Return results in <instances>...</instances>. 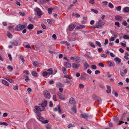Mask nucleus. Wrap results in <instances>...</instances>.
Returning a JSON list of instances; mask_svg holds the SVG:
<instances>
[{
    "label": "nucleus",
    "mask_w": 129,
    "mask_h": 129,
    "mask_svg": "<svg viewBox=\"0 0 129 129\" xmlns=\"http://www.w3.org/2000/svg\"><path fill=\"white\" fill-rule=\"evenodd\" d=\"M34 10L35 11L37 12L38 16H40L42 15L41 11L39 8L36 7L34 9Z\"/></svg>",
    "instance_id": "nucleus-5"
},
{
    "label": "nucleus",
    "mask_w": 129,
    "mask_h": 129,
    "mask_svg": "<svg viewBox=\"0 0 129 129\" xmlns=\"http://www.w3.org/2000/svg\"><path fill=\"white\" fill-rule=\"evenodd\" d=\"M89 44L91 46L93 47L94 48L95 47V45L92 42H90L89 43Z\"/></svg>",
    "instance_id": "nucleus-55"
},
{
    "label": "nucleus",
    "mask_w": 129,
    "mask_h": 129,
    "mask_svg": "<svg viewBox=\"0 0 129 129\" xmlns=\"http://www.w3.org/2000/svg\"><path fill=\"white\" fill-rule=\"evenodd\" d=\"M64 77L67 78H69L70 79H72L73 78L72 77L70 76L69 75H66L64 76Z\"/></svg>",
    "instance_id": "nucleus-30"
},
{
    "label": "nucleus",
    "mask_w": 129,
    "mask_h": 129,
    "mask_svg": "<svg viewBox=\"0 0 129 129\" xmlns=\"http://www.w3.org/2000/svg\"><path fill=\"white\" fill-rule=\"evenodd\" d=\"M88 76V75L85 72L82 73L81 75L80 78L83 80H85L86 79V77Z\"/></svg>",
    "instance_id": "nucleus-7"
},
{
    "label": "nucleus",
    "mask_w": 129,
    "mask_h": 129,
    "mask_svg": "<svg viewBox=\"0 0 129 129\" xmlns=\"http://www.w3.org/2000/svg\"><path fill=\"white\" fill-rule=\"evenodd\" d=\"M97 101L98 102L99 104L101 103L102 102V100L99 97L97 100Z\"/></svg>",
    "instance_id": "nucleus-51"
},
{
    "label": "nucleus",
    "mask_w": 129,
    "mask_h": 129,
    "mask_svg": "<svg viewBox=\"0 0 129 129\" xmlns=\"http://www.w3.org/2000/svg\"><path fill=\"white\" fill-rule=\"evenodd\" d=\"M96 43L99 47H101L102 46V45L101 43L99 41H96Z\"/></svg>",
    "instance_id": "nucleus-40"
},
{
    "label": "nucleus",
    "mask_w": 129,
    "mask_h": 129,
    "mask_svg": "<svg viewBox=\"0 0 129 129\" xmlns=\"http://www.w3.org/2000/svg\"><path fill=\"white\" fill-rule=\"evenodd\" d=\"M64 66L66 68H70L71 67V64L68 62H66L64 63Z\"/></svg>",
    "instance_id": "nucleus-13"
},
{
    "label": "nucleus",
    "mask_w": 129,
    "mask_h": 129,
    "mask_svg": "<svg viewBox=\"0 0 129 129\" xmlns=\"http://www.w3.org/2000/svg\"><path fill=\"white\" fill-rule=\"evenodd\" d=\"M71 110L73 112L76 113V106L75 105H74L73 107L71 108Z\"/></svg>",
    "instance_id": "nucleus-14"
},
{
    "label": "nucleus",
    "mask_w": 129,
    "mask_h": 129,
    "mask_svg": "<svg viewBox=\"0 0 129 129\" xmlns=\"http://www.w3.org/2000/svg\"><path fill=\"white\" fill-rule=\"evenodd\" d=\"M56 86L57 87H63L64 86V85H63L61 83L58 82L56 83Z\"/></svg>",
    "instance_id": "nucleus-23"
},
{
    "label": "nucleus",
    "mask_w": 129,
    "mask_h": 129,
    "mask_svg": "<svg viewBox=\"0 0 129 129\" xmlns=\"http://www.w3.org/2000/svg\"><path fill=\"white\" fill-rule=\"evenodd\" d=\"M64 82L65 83H68L69 84H70L71 85L72 84L71 83V82L70 81H69L67 79H66L65 80V81Z\"/></svg>",
    "instance_id": "nucleus-56"
},
{
    "label": "nucleus",
    "mask_w": 129,
    "mask_h": 129,
    "mask_svg": "<svg viewBox=\"0 0 129 129\" xmlns=\"http://www.w3.org/2000/svg\"><path fill=\"white\" fill-rule=\"evenodd\" d=\"M4 125L7 126L8 125V124L6 122H0V125Z\"/></svg>",
    "instance_id": "nucleus-36"
},
{
    "label": "nucleus",
    "mask_w": 129,
    "mask_h": 129,
    "mask_svg": "<svg viewBox=\"0 0 129 129\" xmlns=\"http://www.w3.org/2000/svg\"><path fill=\"white\" fill-rule=\"evenodd\" d=\"M7 69L9 70L10 72L12 71L13 70V68L12 67L9 66L7 67Z\"/></svg>",
    "instance_id": "nucleus-38"
},
{
    "label": "nucleus",
    "mask_w": 129,
    "mask_h": 129,
    "mask_svg": "<svg viewBox=\"0 0 129 129\" xmlns=\"http://www.w3.org/2000/svg\"><path fill=\"white\" fill-rule=\"evenodd\" d=\"M49 121L47 119L45 120L44 121L43 120L42 121V123L43 124H45L48 123Z\"/></svg>",
    "instance_id": "nucleus-43"
},
{
    "label": "nucleus",
    "mask_w": 129,
    "mask_h": 129,
    "mask_svg": "<svg viewBox=\"0 0 129 129\" xmlns=\"http://www.w3.org/2000/svg\"><path fill=\"white\" fill-rule=\"evenodd\" d=\"M42 74L44 76H47L48 73V72L46 71H44L42 73Z\"/></svg>",
    "instance_id": "nucleus-33"
},
{
    "label": "nucleus",
    "mask_w": 129,
    "mask_h": 129,
    "mask_svg": "<svg viewBox=\"0 0 129 129\" xmlns=\"http://www.w3.org/2000/svg\"><path fill=\"white\" fill-rule=\"evenodd\" d=\"M24 76L26 78L25 79V81L26 82H27L29 80V79L28 77L27 76L24 75Z\"/></svg>",
    "instance_id": "nucleus-45"
},
{
    "label": "nucleus",
    "mask_w": 129,
    "mask_h": 129,
    "mask_svg": "<svg viewBox=\"0 0 129 129\" xmlns=\"http://www.w3.org/2000/svg\"><path fill=\"white\" fill-rule=\"evenodd\" d=\"M91 68L92 69L95 70L96 69V67L95 65H93L91 66Z\"/></svg>",
    "instance_id": "nucleus-50"
},
{
    "label": "nucleus",
    "mask_w": 129,
    "mask_h": 129,
    "mask_svg": "<svg viewBox=\"0 0 129 129\" xmlns=\"http://www.w3.org/2000/svg\"><path fill=\"white\" fill-rule=\"evenodd\" d=\"M122 24L125 26H126L127 25V23L125 20H124L122 23Z\"/></svg>",
    "instance_id": "nucleus-49"
},
{
    "label": "nucleus",
    "mask_w": 129,
    "mask_h": 129,
    "mask_svg": "<svg viewBox=\"0 0 129 129\" xmlns=\"http://www.w3.org/2000/svg\"><path fill=\"white\" fill-rule=\"evenodd\" d=\"M69 103L73 105H75L76 103V101L75 99L71 97L70 98L69 100Z\"/></svg>",
    "instance_id": "nucleus-9"
},
{
    "label": "nucleus",
    "mask_w": 129,
    "mask_h": 129,
    "mask_svg": "<svg viewBox=\"0 0 129 129\" xmlns=\"http://www.w3.org/2000/svg\"><path fill=\"white\" fill-rule=\"evenodd\" d=\"M47 101L46 100H44L42 102L41 105L45 107L47 106Z\"/></svg>",
    "instance_id": "nucleus-17"
},
{
    "label": "nucleus",
    "mask_w": 129,
    "mask_h": 129,
    "mask_svg": "<svg viewBox=\"0 0 129 129\" xmlns=\"http://www.w3.org/2000/svg\"><path fill=\"white\" fill-rule=\"evenodd\" d=\"M124 12H128L129 11V7H125L123 9Z\"/></svg>",
    "instance_id": "nucleus-28"
},
{
    "label": "nucleus",
    "mask_w": 129,
    "mask_h": 129,
    "mask_svg": "<svg viewBox=\"0 0 129 129\" xmlns=\"http://www.w3.org/2000/svg\"><path fill=\"white\" fill-rule=\"evenodd\" d=\"M31 73L32 75L34 77H37L38 76V74L36 71H33Z\"/></svg>",
    "instance_id": "nucleus-24"
},
{
    "label": "nucleus",
    "mask_w": 129,
    "mask_h": 129,
    "mask_svg": "<svg viewBox=\"0 0 129 129\" xmlns=\"http://www.w3.org/2000/svg\"><path fill=\"white\" fill-rule=\"evenodd\" d=\"M19 14L22 16H24L25 15V13L23 12H20Z\"/></svg>",
    "instance_id": "nucleus-59"
},
{
    "label": "nucleus",
    "mask_w": 129,
    "mask_h": 129,
    "mask_svg": "<svg viewBox=\"0 0 129 129\" xmlns=\"http://www.w3.org/2000/svg\"><path fill=\"white\" fill-rule=\"evenodd\" d=\"M45 3L46 1L45 0H39L38 1V3L40 5H43Z\"/></svg>",
    "instance_id": "nucleus-20"
},
{
    "label": "nucleus",
    "mask_w": 129,
    "mask_h": 129,
    "mask_svg": "<svg viewBox=\"0 0 129 129\" xmlns=\"http://www.w3.org/2000/svg\"><path fill=\"white\" fill-rule=\"evenodd\" d=\"M8 37L10 38H11L12 37V35L9 33H8L7 35Z\"/></svg>",
    "instance_id": "nucleus-54"
},
{
    "label": "nucleus",
    "mask_w": 129,
    "mask_h": 129,
    "mask_svg": "<svg viewBox=\"0 0 129 129\" xmlns=\"http://www.w3.org/2000/svg\"><path fill=\"white\" fill-rule=\"evenodd\" d=\"M58 95L59 96V98L61 100H65V98L64 97H63L62 95L61 94V93H58Z\"/></svg>",
    "instance_id": "nucleus-25"
},
{
    "label": "nucleus",
    "mask_w": 129,
    "mask_h": 129,
    "mask_svg": "<svg viewBox=\"0 0 129 129\" xmlns=\"http://www.w3.org/2000/svg\"><path fill=\"white\" fill-rule=\"evenodd\" d=\"M115 19L117 20H120L121 21L122 20V18L119 16H116L115 17Z\"/></svg>",
    "instance_id": "nucleus-19"
},
{
    "label": "nucleus",
    "mask_w": 129,
    "mask_h": 129,
    "mask_svg": "<svg viewBox=\"0 0 129 129\" xmlns=\"http://www.w3.org/2000/svg\"><path fill=\"white\" fill-rule=\"evenodd\" d=\"M105 24V22L102 21L101 19H99L98 21L96 23V28H99L103 25Z\"/></svg>",
    "instance_id": "nucleus-3"
},
{
    "label": "nucleus",
    "mask_w": 129,
    "mask_h": 129,
    "mask_svg": "<svg viewBox=\"0 0 129 129\" xmlns=\"http://www.w3.org/2000/svg\"><path fill=\"white\" fill-rule=\"evenodd\" d=\"M33 64L35 67H38L39 66V63L37 61H35L33 62Z\"/></svg>",
    "instance_id": "nucleus-27"
},
{
    "label": "nucleus",
    "mask_w": 129,
    "mask_h": 129,
    "mask_svg": "<svg viewBox=\"0 0 129 129\" xmlns=\"http://www.w3.org/2000/svg\"><path fill=\"white\" fill-rule=\"evenodd\" d=\"M87 72L89 74H90L92 73V71L90 69H88L87 70Z\"/></svg>",
    "instance_id": "nucleus-62"
},
{
    "label": "nucleus",
    "mask_w": 129,
    "mask_h": 129,
    "mask_svg": "<svg viewBox=\"0 0 129 129\" xmlns=\"http://www.w3.org/2000/svg\"><path fill=\"white\" fill-rule=\"evenodd\" d=\"M33 27V25L32 24H29L27 26V28L29 29H32Z\"/></svg>",
    "instance_id": "nucleus-31"
},
{
    "label": "nucleus",
    "mask_w": 129,
    "mask_h": 129,
    "mask_svg": "<svg viewBox=\"0 0 129 129\" xmlns=\"http://www.w3.org/2000/svg\"><path fill=\"white\" fill-rule=\"evenodd\" d=\"M115 24L118 27H120V24L119 22H116L115 23Z\"/></svg>",
    "instance_id": "nucleus-53"
},
{
    "label": "nucleus",
    "mask_w": 129,
    "mask_h": 129,
    "mask_svg": "<svg viewBox=\"0 0 129 129\" xmlns=\"http://www.w3.org/2000/svg\"><path fill=\"white\" fill-rule=\"evenodd\" d=\"M93 99L94 100H96L98 99L99 97L98 96H96L95 95H94L92 96Z\"/></svg>",
    "instance_id": "nucleus-39"
},
{
    "label": "nucleus",
    "mask_w": 129,
    "mask_h": 129,
    "mask_svg": "<svg viewBox=\"0 0 129 129\" xmlns=\"http://www.w3.org/2000/svg\"><path fill=\"white\" fill-rule=\"evenodd\" d=\"M76 26L75 25L72 24L69 25V29L70 30H72Z\"/></svg>",
    "instance_id": "nucleus-15"
},
{
    "label": "nucleus",
    "mask_w": 129,
    "mask_h": 129,
    "mask_svg": "<svg viewBox=\"0 0 129 129\" xmlns=\"http://www.w3.org/2000/svg\"><path fill=\"white\" fill-rule=\"evenodd\" d=\"M109 66H113V67L115 66V65H114V62H112L110 61H109Z\"/></svg>",
    "instance_id": "nucleus-42"
},
{
    "label": "nucleus",
    "mask_w": 129,
    "mask_h": 129,
    "mask_svg": "<svg viewBox=\"0 0 129 129\" xmlns=\"http://www.w3.org/2000/svg\"><path fill=\"white\" fill-rule=\"evenodd\" d=\"M45 107L41 104L39 105V106H36L35 107L34 112L36 113H37L39 111H44L45 110Z\"/></svg>",
    "instance_id": "nucleus-1"
},
{
    "label": "nucleus",
    "mask_w": 129,
    "mask_h": 129,
    "mask_svg": "<svg viewBox=\"0 0 129 129\" xmlns=\"http://www.w3.org/2000/svg\"><path fill=\"white\" fill-rule=\"evenodd\" d=\"M91 10L93 12L97 14L98 13V11L97 10H94V9H91Z\"/></svg>",
    "instance_id": "nucleus-48"
},
{
    "label": "nucleus",
    "mask_w": 129,
    "mask_h": 129,
    "mask_svg": "<svg viewBox=\"0 0 129 129\" xmlns=\"http://www.w3.org/2000/svg\"><path fill=\"white\" fill-rule=\"evenodd\" d=\"M43 95L45 98L47 99L50 98L51 95L50 93L47 91H45L43 92Z\"/></svg>",
    "instance_id": "nucleus-4"
},
{
    "label": "nucleus",
    "mask_w": 129,
    "mask_h": 129,
    "mask_svg": "<svg viewBox=\"0 0 129 129\" xmlns=\"http://www.w3.org/2000/svg\"><path fill=\"white\" fill-rule=\"evenodd\" d=\"M109 6L110 8H114L113 5L111 3H109Z\"/></svg>",
    "instance_id": "nucleus-47"
},
{
    "label": "nucleus",
    "mask_w": 129,
    "mask_h": 129,
    "mask_svg": "<svg viewBox=\"0 0 129 129\" xmlns=\"http://www.w3.org/2000/svg\"><path fill=\"white\" fill-rule=\"evenodd\" d=\"M123 38L125 40L129 39V37L126 35H124L123 36Z\"/></svg>",
    "instance_id": "nucleus-37"
},
{
    "label": "nucleus",
    "mask_w": 129,
    "mask_h": 129,
    "mask_svg": "<svg viewBox=\"0 0 129 129\" xmlns=\"http://www.w3.org/2000/svg\"><path fill=\"white\" fill-rule=\"evenodd\" d=\"M115 38L113 37H111V38L110 39L109 41H113L115 40Z\"/></svg>",
    "instance_id": "nucleus-60"
},
{
    "label": "nucleus",
    "mask_w": 129,
    "mask_h": 129,
    "mask_svg": "<svg viewBox=\"0 0 129 129\" xmlns=\"http://www.w3.org/2000/svg\"><path fill=\"white\" fill-rule=\"evenodd\" d=\"M26 27V25L25 24H19L16 26L15 29L17 31H19L25 28Z\"/></svg>",
    "instance_id": "nucleus-2"
},
{
    "label": "nucleus",
    "mask_w": 129,
    "mask_h": 129,
    "mask_svg": "<svg viewBox=\"0 0 129 129\" xmlns=\"http://www.w3.org/2000/svg\"><path fill=\"white\" fill-rule=\"evenodd\" d=\"M121 6H119L117 7L116 8V9L117 11H119L121 9Z\"/></svg>",
    "instance_id": "nucleus-46"
},
{
    "label": "nucleus",
    "mask_w": 129,
    "mask_h": 129,
    "mask_svg": "<svg viewBox=\"0 0 129 129\" xmlns=\"http://www.w3.org/2000/svg\"><path fill=\"white\" fill-rule=\"evenodd\" d=\"M80 117L84 118L86 119L91 117L90 116L88 115L86 113H82L80 115Z\"/></svg>",
    "instance_id": "nucleus-6"
},
{
    "label": "nucleus",
    "mask_w": 129,
    "mask_h": 129,
    "mask_svg": "<svg viewBox=\"0 0 129 129\" xmlns=\"http://www.w3.org/2000/svg\"><path fill=\"white\" fill-rule=\"evenodd\" d=\"M54 110L55 111H58L59 113H60L61 112V110L60 106L59 105H58L57 107H55L54 108Z\"/></svg>",
    "instance_id": "nucleus-12"
},
{
    "label": "nucleus",
    "mask_w": 129,
    "mask_h": 129,
    "mask_svg": "<svg viewBox=\"0 0 129 129\" xmlns=\"http://www.w3.org/2000/svg\"><path fill=\"white\" fill-rule=\"evenodd\" d=\"M79 86L81 89L83 88L84 87V85L83 84L81 83H80L79 84Z\"/></svg>",
    "instance_id": "nucleus-44"
},
{
    "label": "nucleus",
    "mask_w": 129,
    "mask_h": 129,
    "mask_svg": "<svg viewBox=\"0 0 129 129\" xmlns=\"http://www.w3.org/2000/svg\"><path fill=\"white\" fill-rule=\"evenodd\" d=\"M47 71L48 72H49L48 73V74L49 75H50L51 74H52L53 70H52V69L50 68V69H48L47 70Z\"/></svg>",
    "instance_id": "nucleus-29"
},
{
    "label": "nucleus",
    "mask_w": 129,
    "mask_h": 129,
    "mask_svg": "<svg viewBox=\"0 0 129 129\" xmlns=\"http://www.w3.org/2000/svg\"><path fill=\"white\" fill-rule=\"evenodd\" d=\"M85 26L84 25H80L78 26H77L76 28V29H80L82 28H85Z\"/></svg>",
    "instance_id": "nucleus-21"
},
{
    "label": "nucleus",
    "mask_w": 129,
    "mask_h": 129,
    "mask_svg": "<svg viewBox=\"0 0 129 129\" xmlns=\"http://www.w3.org/2000/svg\"><path fill=\"white\" fill-rule=\"evenodd\" d=\"M62 71L64 74H66L67 73V70L64 67H63L62 68Z\"/></svg>",
    "instance_id": "nucleus-35"
},
{
    "label": "nucleus",
    "mask_w": 129,
    "mask_h": 129,
    "mask_svg": "<svg viewBox=\"0 0 129 129\" xmlns=\"http://www.w3.org/2000/svg\"><path fill=\"white\" fill-rule=\"evenodd\" d=\"M75 39L74 38H69V41H73L75 40Z\"/></svg>",
    "instance_id": "nucleus-41"
},
{
    "label": "nucleus",
    "mask_w": 129,
    "mask_h": 129,
    "mask_svg": "<svg viewBox=\"0 0 129 129\" xmlns=\"http://www.w3.org/2000/svg\"><path fill=\"white\" fill-rule=\"evenodd\" d=\"M108 2L107 1H103L102 2V4L103 5H107Z\"/></svg>",
    "instance_id": "nucleus-58"
},
{
    "label": "nucleus",
    "mask_w": 129,
    "mask_h": 129,
    "mask_svg": "<svg viewBox=\"0 0 129 129\" xmlns=\"http://www.w3.org/2000/svg\"><path fill=\"white\" fill-rule=\"evenodd\" d=\"M84 66L85 70L89 66L88 64L86 62L84 63Z\"/></svg>",
    "instance_id": "nucleus-26"
},
{
    "label": "nucleus",
    "mask_w": 129,
    "mask_h": 129,
    "mask_svg": "<svg viewBox=\"0 0 129 129\" xmlns=\"http://www.w3.org/2000/svg\"><path fill=\"white\" fill-rule=\"evenodd\" d=\"M114 60L116 62L117 64H120L121 61V59L118 57H116L114 59Z\"/></svg>",
    "instance_id": "nucleus-11"
},
{
    "label": "nucleus",
    "mask_w": 129,
    "mask_h": 129,
    "mask_svg": "<svg viewBox=\"0 0 129 129\" xmlns=\"http://www.w3.org/2000/svg\"><path fill=\"white\" fill-rule=\"evenodd\" d=\"M75 60L76 61V62L77 63L80 62V57L77 56L75 57Z\"/></svg>",
    "instance_id": "nucleus-18"
},
{
    "label": "nucleus",
    "mask_w": 129,
    "mask_h": 129,
    "mask_svg": "<svg viewBox=\"0 0 129 129\" xmlns=\"http://www.w3.org/2000/svg\"><path fill=\"white\" fill-rule=\"evenodd\" d=\"M13 88L14 90H18V86H14L13 87Z\"/></svg>",
    "instance_id": "nucleus-63"
},
{
    "label": "nucleus",
    "mask_w": 129,
    "mask_h": 129,
    "mask_svg": "<svg viewBox=\"0 0 129 129\" xmlns=\"http://www.w3.org/2000/svg\"><path fill=\"white\" fill-rule=\"evenodd\" d=\"M2 82L3 84H4L6 86H8L9 85L8 82L7 81L4 80L3 79L2 80Z\"/></svg>",
    "instance_id": "nucleus-22"
},
{
    "label": "nucleus",
    "mask_w": 129,
    "mask_h": 129,
    "mask_svg": "<svg viewBox=\"0 0 129 129\" xmlns=\"http://www.w3.org/2000/svg\"><path fill=\"white\" fill-rule=\"evenodd\" d=\"M52 38L54 40H56V36L55 34H54L52 36Z\"/></svg>",
    "instance_id": "nucleus-64"
},
{
    "label": "nucleus",
    "mask_w": 129,
    "mask_h": 129,
    "mask_svg": "<svg viewBox=\"0 0 129 129\" xmlns=\"http://www.w3.org/2000/svg\"><path fill=\"white\" fill-rule=\"evenodd\" d=\"M20 58L22 60V61L23 62H24V59L23 56H20Z\"/></svg>",
    "instance_id": "nucleus-61"
},
{
    "label": "nucleus",
    "mask_w": 129,
    "mask_h": 129,
    "mask_svg": "<svg viewBox=\"0 0 129 129\" xmlns=\"http://www.w3.org/2000/svg\"><path fill=\"white\" fill-rule=\"evenodd\" d=\"M11 44L14 46H16L18 45V42L16 40H14L11 42Z\"/></svg>",
    "instance_id": "nucleus-16"
},
{
    "label": "nucleus",
    "mask_w": 129,
    "mask_h": 129,
    "mask_svg": "<svg viewBox=\"0 0 129 129\" xmlns=\"http://www.w3.org/2000/svg\"><path fill=\"white\" fill-rule=\"evenodd\" d=\"M89 3L92 4H93L94 3V0H89Z\"/></svg>",
    "instance_id": "nucleus-52"
},
{
    "label": "nucleus",
    "mask_w": 129,
    "mask_h": 129,
    "mask_svg": "<svg viewBox=\"0 0 129 129\" xmlns=\"http://www.w3.org/2000/svg\"><path fill=\"white\" fill-rule=\"evenodd\" d=\"M80 67V64L78 63H73L72 64V67L74 69H77Z\"/></svg>",
    "instance_id": "nucleus-8"
},
{
    "label": "nucleus",
    "mask_w": 129,
    "mask_h": 129,
    "mask_svg": "<svg viewBox=\"0 0 129 129\" xmlns=\"http://www.w3.org/2000/svg\"><path fill=\"white\" fill-rule=\"evenodd\" d=\"M47 21L48 23L49 24H51L52 23V21L51 20L49 19H47Z\"/></svg>",
    "instance_id": "nucleus-57"
},
{
    "label": "nucleus",
    "mask_w": 129,
    "mask_h": 129,
    "mask_svg": "<svg viewBox=\"0 0 129 129\" xmlns=\"http://www.w3.org/2000/svg\"><path fill=\"white\" fill-rule=\"evenodd\" d=\"M37 118V119L40 121L42 122L44 118L41 116V113H38Z\"/></svg>",
    "instance_id": "nucleus-10"
},
{
    "label": "nucleus",
    "mask_w": 129,
    "mask_h": 129,
    "mask_svg": "<svg viewBox=\"0 0 129 129\" xmlns=\"http://www.w3.org/2000/svg\"><path fill=\"white\" fill-rule=\"evenodd\" d=\"M46 129H52L51 126V125L48 124L46 126Z\"/></svg>",
    "instance_id": "nucleus-34"
},
{
    "label": "nucleus",
    "mask_w": 129,
    "mask_h": 129,
    "mask_svg": "<svg viewBox=\"0 0 129 129\" xmlns=\"http://www.w3.org/2000/svg\"><path fill=\"white\" fill-rule=\"evenodd\" d=\"M53 9L52 8H49L48 9V13L49 14H51L52 13V11Z\"/></svg>",
    "instance_id": "nucleus-32"
}]
</instances>
